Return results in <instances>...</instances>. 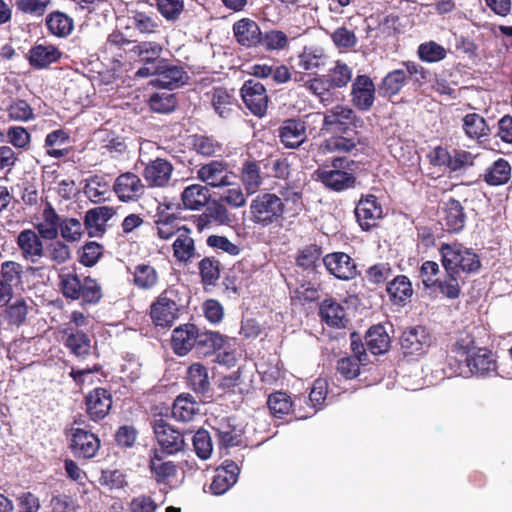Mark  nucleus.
<instances>
[{"instance_id": "58836bf2", "label": "nucleus", "mask_w": 512, "mask_h": 512, "mask_svg": "<svg viewBox=\"0 0 512 512\" xmlns=\"http://www.w3.org/2000/svg\"><path fill=\"white\" fill-rule=\"evenodd\" d=\"M511 177V166L503 158L496 160L486 169L484 180L492 186H499L507 183Z\"/></svg>"}, {"instance_id": "ddd939ff", "label": "nucleus", "mask_w": 512, "mask_h": 512, "mask_svg": "<svg viewBox=\"0 0 512 512\" xmlns=\"http://www.w3.org/2000/svg\"><path fill=\"white\" fill-rule=\"evenodd\" d=\"M113 189L121 201L128 202L140 198L145 192V185L138 175L126 172L116 178Z\"/></svg>"}, {"instance_id": "a19ab883", "label": "nucleus", "mask_w": 512, "mask_h": 512, "mask_svg": "<svg viewBox=\"0 0 512 512\" xmlns=\"http://www.w3.org/2000/svg\"><path fill=\"white\" fill-rule=\"evenodd\" d=\"M187 379L192 390L199 394H205L210 389L208 371L200 363H193L188 368Z\"/></svg>"}, {"instance_id": "4d7b16f0", "label": "nucleus", "mask_w": 512, "mask_h": 512, "mask_svg": "<svg viewBox=\"0 0 512 512\" xmlns=\"http://www.w3.org/2000/svg\"><path fill=\"white\" fill-rule=\"evenodd\" d=\"M192 440L197 456L202 460L208 459L211 456L213 450L211 436L208 431L204 429L198 430L194 434Z\"/></svg>"}, {"instance_id": "e433bc0d", "label": "nucleus", "mask_w": 512, "mask_h": 512, "mask_svg": "<svg viewBox=\"0 0 512 512\" xmlns=\"http://www.w3.org/2000/svg\"><path fill=\"white\" fill-rule=\"evenodd\" d=\"M209 198V190L200 184L189 185L181 194L184 207L190 210H200L206 206Z\"/></svg>"}, {"instance_id": "0eeeda50", "label": "nucleus", "mask_w": 512, "mask_h": 512, "mask_svg": "<svg viewBox=\"0 0 512 512\" xmlns=\"http://www.w3.org/2000/svg\"><path fill=\"white\" fill-rule=\"evenodd\" d=\"M400 345L404 355L421 356L430 347L431 336L424 326L410 327L402 332Z\"/></svg>"}, {"instance_id": "c756f323", "label": "nucleus", "mask_w": 512, "mask_h": 512, "mask_svg": "<svg viewBox=\"0 0 512 512\" xmlns=\"http://www.w3.org/2000/svg\"><path fill=\"white\" fill-rule=\"evenodd\" d=\"M386 291L395 305H405L413 295L412 284L405 275H398L388 282Z\"/></svg>"}, {"instance_id": "7c9ffc66", "label": "nucleus", "mask_w": 512, "mask_h": 512, "mask_svg": "<svg viewBox=\"0 0 512 512\" xmlns=\"http://www.w3.org/2000/svg\"><path fill=\"white\" fill-rule=\"evenodd\" d=\"M282 143L287 148H298L306 140L305 124L298 120H287L280 131Z\"/></svg>"}, {"instance_id": "a18cd8bd", "label": "nucleus", "mask_w": 512, "mask_h": 512, "mask_svg": "<svg viewBox=\"0 0 512 512\" xmlns=\"http://www.w3.org/2000/svg\"><path fill=\"white\" fill-rule=\"evenodd\" d=\"M109 192V184L105 177L94 175L85 180L84 194L94 203L105 200Z\"/></svg>"}, {"instance_id": "6e6d98bb", "label": "nucleus", "mask_w": 512, "mask_h": 512, "mask_svg": "<svg viewBox=\"0 0 512 512\" xmlns=\"http://www.w3.org/2000/svg\"><path fill=\"white\" fill-rule=\"evenodd\" d=\"M267 404L271 413L278 418H282L283 415L288 414L292 406L290 397L284 392L271 394Z\"/></svg>"}, {"instance_id": "9d476101", "label": "nucleus", "mask_w": 512, "mask_h": 512, "mask_svg": "<svg viewBox=\"0 0 512 512\" xmlns=\"http://www.w3.org/2000/svg\"><path fill=\"white\" fill-rule=\"evenodd\" d=\"M157 442L167 454H175L183 450L185 441L183 435L163 419L156 420L153 426Z\"/></svg>"}, {"instance_id": "3c124183", "label": "nucleus", "mask_w": 512, "mask_h": 512, "mask_svg": "<svg viewBox=\"0 0 512 512\" xmlns=\"http://www.w3.org/2000/svg\"><path fill=\"white\" fill-rule=\"evenodd\" d=\"M321 249L317 245H309L297 256V265L307 271H315L320 266Z\"/></svg>"}, {"instance_id": "b1692460", "label": "nucleus", "mask_w": 512, "mask_h": 512, "mask_svg": "<svg viewBox=\"0 0 512 512\" xmlns=\"http://www.w3.org/2000/svg\"><path fill=\"white\" fill-rule=\"evenodd\" d=\"M318 179L329 189L343 191L354 186L355 177L339 169H319Z\"/></svg>"}, {"instance_id": "c03bdc74", "label": "nucleus", "mask_w": 512, "mask_h": 512, "mask_svg": "<svg viewBox=\"0 0 512 512\" xmlns=\"http://www.w3.org/2000/svg\"><path fill=\"white\" fill-rule=\"evenodd\" d=\"M352 69L343 61H335L333 67L329 68L325 77L332 88L346 87L352 80Z\"/></svg>"}, {"instance_id": "864d4df0", "label": "nucleus", "mask_w": 512, "mask_h": 512, "mask_svg": "<svg viewBox=\"0 0 512 512\" xmlns=\"http://www.w3.org/2000/svg\"><path fill=\"white\" fill-rule=\"evenodd\" d=\"M234 101L233 96L222 88L215 89L213 92L212 105L216 113L222 118H227L230 115Z\"/></svg>"}, {"instance_id": "5701e85b", "label": "nucleus", "mask_w": 512, "mask_h": 512, "mask_svg": "<svg viewBox=\"0 0 512 512\" xmlns=\"http://www.w3.org/2000/svg\"><path fill=\"white\" fill-rule=\"evenodd\" d=\"M113 216V209L107 206H99L86 212L84 226L90 237L102 236L106 223Z\"/></svg>"}, {"instance_id": "f8f14e48", "label": "nucleus", "mask_w": 512, "mask_h": 512, "mask_svg": "<svg viewBox=\"0 0 512 512\" xmlns=\"http://www.w3.org/2000/svg\"><path fill=\"white\" fill-rule=\"evenodd\" d=\"M153 81L156 85L169 90L185 85L189 80L188 73L180 65H174L165 59L164 63L159 66Z\"/></svg>"}, {"instance_id": "c85d7f7f", "label": "nucleus", "mask_w": 512, "mask_h": 512, "mask_svg": "<svg viewBox=\"0 0 512 512\" xmlns=\"http://www.w3.org/2000/svg\"><path fill=\"white\" fill-rule=\"evenodd\" d=\"M62 341L76 357L84 358L90 354V339L82 331L67 328L63 331Z\"/></svg>"}, {"instance_id": "f704fd0d", "label": "nucleus", "mask_w": 512, "mask_h": 512, "mask_svg": "<svg viewBox=\"0 0 512 512\" xmlns=\"http://www.w3.org/2000/svg\"><path fill=\"white\" fill-rule=\"evenodd\" d=\"M240 179L248 195L256 193L263 184L259 163L245 161L240 169Z\"/></svg>"}, {"instance_id": "423d86ee", "label": "nucleus", "mask_w": 512, "mask_h": 512, "mask_svg": "<svg viewBox=\"0 0 512 512\" xmlns=\"http://www.w3.org/2000/svg\"><path fill=\"white\" fill-rule=\"evenodd\" d=\"M197 177L214 188L232 186L236 178L228 164L218 160H212L202 165L197 171Z\"/></svg>"}, {"instance_id": "20e7f679", "label": "nucleus", "mask_w": 512, "mask_h": 512, "mask_svg": "<svg viewBox=\"0 0 512 512\" xmlns=\"http://www.w3.org/2000/svg\"><path fill=\"white\" fill-rule=\"evenodd\" d=\"M177 292L173 288L164 290L152 303L150 316L156 326L170 327L177 319Z\"/></svg>"}, {"instance_id": "e2e57ef3", "label": "nucleus", "mask_w": 512, "mask_h": 512, "mask_svg": "<svg viewBox=\"0 0 512 512\" xmlns=\"http://www.w3.org/2000/svg\"><path fill=\"white\" fill-rule=\"evenodd\" d=\"M28 313V307L24 299H18L7 307L5 317L7 321L19 326L25 322Z\"/></svg>"}, {"instance_id": "603ef678", "label": "nucleus", "mask_w": 512, "mask_h": 512, "mask_svg": "<svg viewBox=\"0 0 512 512\" xmlns=\"http://www.w3.org/2000/svg\"><path fill=\"white\" fill-rule=\"evenodd\" d=\"M60 287L66 298L77 300L81 297L82 280L73 273H61L59 275Z\"/></svg>"}, {"instance_id": "49530a36", "label": "nucleus", "mask_w": 512, "mask_h": 512, "mask_svg": "<svg viewBox=\"0 0 512 512\" xmlns=\"http://www.w3.org/2000/svg\"><path fill=\"white\" fill-rule=\"evenodd\" d=\"M215 436L218 439V445L221 448H229L239 445L241 435L236 428L227 421H220L214 428Z\"/></svg>"}, {"instance_id": "dca6fc26", "label": "nucleus", "mask_w": 512, "mask_h": 512, "mask_svg": "<svg viewBox=\"0 0 512 512\" xmlns=\"http://www.w3.org/2000/svg\"><path fill=\"white\" fill-rule=\"evenodd\" d=\"M323 264L330 274L340 280L352 279L357 273L353 259L343 252L327 254L323 258Z\"/></svg>"}, {"instance_id": "774afa93", "label": "nucleus", "mask_w": 512, "mask_h": 512, "mask_svg": "<svg viewBox=\"0 0 512 512\" xmlns=\"http://www.w3.org/2000/svg\"><path fill=\"white\" fill-rule=\"evenodd\" d=\"M205 213L210 217L214 222L224 225L228 224L231 221V214L228 209L224 205L223 202L214 200L207 206Z\"/></svg>"}, {"instance_id": "13d9d810", "label": "nucleus", "mask_w": 512, "mask_h": 512, "mask_svg": "<svg viewBox=\"0 0 512 512\" xmlns=\"http://www.w3.org/2000/svg\"><path fill=\"white\" fill-rule=\"evenodd\" d=\"M223 343L224 338L218 332H199L197 330L196 348L200 349L202 347H206L208 350L203 352L205 355L209 354L213 350L220 349L223 346Z\"/></svg>"}, {"instance_id": "79ce46f5", "label": "nucleus", "mask_w": 512, "mask_h": 512, "mask_svg": "<svg viewBox=\"0 0 512 512\" xmlns=\"http://www.w3.org/2000/svg\"><path fill=\"white\" fill-rule=\"evenodd\" d=\"M406 82V71L403 68L395 69L382 79L379 85V92L383 96H395L401 91Z\"/></svg>"}, {"instance_id": "de8ad7c7", "label": "nucleus", "mask_w": 512, "mask_h": 512, "mask_svg": "<svg viewBox=\"0 0 512 512\" xmlns=\"http://www.w3.org/2000/svg\"><path fill=\"white\" fill-rule=\"evenodd\" d=\"M417 56L422 62L438 63L446 58L447 50L437 42L430 40L418 46Z\"/></svg>"}, {"instance_id": "0e129e2a", "label": "nucleus", "mask_w": 512, "mask_h": 512, "mask_svg": "<svg viewBox=\"0 0 512 512\" xmlns=\"http://www.w3.org/2000/svg\"><path fill=\"white\" fill-rule=\"evenodd\" d=\"M51 0H17L16 7L24 14L40 17L44 15Z\"/></svg>"}, {"instance_id": "c9c22d12", "label": "nucleus", "mask_w": 512, "mask_h": 512, "mask_svg": "<svg viewBox=\"0 0 512 512\" xmlns=\"http://www.w3.org/2000/svg\"><path fill=\"white\" fill-rule=\"evenodd\" d=\"M62 53L53 45L38 44L29 52L30 64L36 68H45L56 62Z\"/></svg>"}, {"instance_id": "bf43d9fd", "label": "nucleus", "mask_w": 512, "mask_h": 512, "mask_svg": "<svg viewBox=\"0 0 512 512\" xmlns=\"http://www.w3.org/2000/svg\"><path fill=\"white\" fill-rule=\"evenodd\" d=\"M23 266L15 261H6L1 264L0 280L9 285H17L21 282Z\"/></svg>"}, {"instance_id": "052dcab7", "label": "nucleus", "mask_w": 512, "mask_h": 512, "mask_svg": "<svg viewBox=\"0 0 512 512\" xmlns=\"http://www.w3.org/2000/svg\"><path fill=\"white\" fill-rule=\"evenodd\" d=\"M199 271L202 282L207 285H213L219 279V262L212 258H203L199 263Z\"/></svg>"}, {"instance_id": "8fccbe9b", "label": "nucleus", "mask_w": 512, "mask_h": 512, "mask_svg": "<svg viewBox=\"0 0 512 512\" xmlns=\"http://www.w3.org/2000/svg\"><path fill=\"white\" fill-rule=\"evenodd\" d=\"M305 87L315 96H317L320 102L324 105H329L332 103L333 98L330 92L332 86L330 85L328 79L325 75L320 77H315L306 81Z\"/></svg>"}, {"instance_id": "4be33fe9", "label": "nucleus", "mask_w": 512, "mask_h": 512, "mask_svg": "<svg viewBox=\"0 0 512 512\" xmlns=\"http://www.w3.org/2000/svg\"><path fill=\"white\" fill-rule=\"evenodd\" d=\"M197 330L194 324H185L173 330L171 345L177 355L184 356L196 346Z\"/></svg>"}, {"instance_id": "6e6552de", "label": "nucleus", "mask_w": 512, "mask_h": 512, "mask_svg": "<svg viewBox=\"0 0 512 512\" xmlns=\"http://www.w3.org/2000/svg\"><path fill=\"white\" fill-rule=\"evenodd\" d=\"M241 96L252 114L259 117L265 114L268 96L262 83L253 79L245 81L241 88Z\"/></svg>"}, {"instance_id": "9b49d317", "label": "nucleus", "mask_w": 512, "mask_h": 512, "mask_svg": "<svg viewBox=\"0 0 512 512\" xmlns=\"http://www.w3.org/2000/svg\"><path fill=\"white\" fill-rule=\"evenodd\" d=\"M71 450L78 458H93L100 448V440L90 431L71 428Z\"/></svg>"}, {"instance_id": "2eb2a0df", "label": "nucleus", "mask_w": 512, "mask_h": 512, "mask_svg": "<svg viewBox=\"0 0 512 512\" xmlns=\"http://www.w3.org/2000/svg\"><path fill=\"white\" fill-rule=\"evenodd\" d=\"M354 111L345 105H336L324 113L322 130L329 133L345 131L354 121Z\"/></svg>"}, {"instance_id": "7ed1b4c3", "label": "nucleus", "mask_w": 512, "mask_h": 512, "mask_svg": "<svg viewBox=\"0 0 512 512\" xmlns=\"http://www.w3.org/2000/svg\"><path fill=\"white\" fill-rule=\"evenodd\" d=\"M441 262L447 274L459 276L460 272L472 273L480 268L478 256L460 244H442Z\"/></svg>"}, {"instance_id": "1a4fd4ad", "label": "nucleus", "mask_w": 512, "mask_h": 512, "mask_svg": "<svg viewBox=\"0 0 512 512\" xmlns=\"http://www.w3.org/2000/svg\"><path fill=\"white\" fill-rule=\"evenodd\" d=\"M351 102L360 111H369L375 101V85L368 75H358L352 82Z\"/></svg>"}, {"instance_id": "a878e982", "label": "nucleus", "mask_w": 512, "mask_h": 512, "mask_svg": "<svg viewBox=\"0 0 512 512\" xmlns=\"http://www.w3.org/2000/svg\"><path fill=\"white\" fill-rule=\"evenodd\" d=\"M443 225L446 226L450 232H459L464 228L466 215L461 203L453 198H450L444 203L443 206Z\"/></svg>"}, {"instance_id": "f257e3e1", "label": "nucleus", "mask_w": 512, "mask_h": 512, "mask_svg": "<svg viewBox=\"0 0 512 512\" xmlns=\"http://www.w3.org/2000/svg\"><path fill=\"white\" fill-rule=\"evenodd\" d=\"M472 344L473 340L467 338L458 340L454 346L453 351L466 362V370H461L459 374L466 377L468 374L486 376L495 372L496 360L493 353L486 348H471Z\"/></svg>"}, {"instance_id": "a211bd4d", "label": "nucleus", "mask_w": 512, "mask_h": 512, "mask_svg": "<svg viewBox=\"0 0 512 512\" xmlns=\"http://www.w3.org/2000/svg\"><path fill=\"white\" fill-rule=\"evenodd\" d=\"M240 469L233 461L226 460L215 471L210 490L214 495H222L238 480Z\"/></svg>"}, {"instance_id": "bb28decb", "label": "nucleus", "mask_w": 512, "mask_h": 512, "mask_svg": "<svg viewBox=\"0 0 512 512\" xmlns=\"http://www.w3.org/2000/svg\"><path fill=\"white\" fill-rule=\"evenodd\" d=\"M319 315L331 327L343 328L348 322L344 307L332 298L325 299L320 304Z\"/></svg>"}, {"instance_id": "39448f33", "label": "nucleus", "mask_w": 512, "mask_h": 512, "mask_svg": "<svg viewBox=\"0 0 512 512\" xmlns=\"http://www.w3.org/2000/svg\"><path fill=\"white\" fill-rule=\"evenodd\" d=\"M163 48L156 42H141L135 45L131 52L139 57L142 66L136 71L135 76L146 78L154 76L159 69V66L164 63V58L161 57Z\"/></svg>"}, {"instance_id": "ea45409f", "label": "nucleus", "mask_w": 512, "mask_h": 512, "mask_svg": "<svg viewBox=\"0 0 512 512\" xmlns=\"http://www.w3.org/2000/svg\"><path fill=\"white\" fill-rule=\"evenodd\" d=\"M46 26L49 32L57 37H66L73 30V19L68 15L55 11L46 17Z\"/></svg>"}, {"instance_id": "aec40b11", "label": "nucleus", "mask_w": 512, "mask_h": 512, "mask_svg": "<svg viewBox=\"0 0 512 512\" xmlns=\"http://www.w3.org/2000/svg\"><path fill=\"white\" fill-rule=\"evenodd\" d=\"M236 41L244 47H257L262 43V32L259 25L249 18H242L233 24Z\"/></svg>"}, {"instance_id": "09e8293b", "label": "nucleus", "mask_w": 512, "mask_h": 512, "mask_svg": "<svg viewBox=\"0 0 512 512\" xmlns=\"http://www.w3.org/2000/svg\"><path fill=\"white\" fill-rule=\"evenodd\" d=\"M198 410L197 403L191 396L180 395L176 398L172 407V415L183 422L191 421Z\"/></svg>"}, {"instance_id": "f03ea898", "label": "nucleus", "mask_w": 512, "mask_h": 512, "mask_svg": "<svg viewBox=\"0 0 512 512\" xmlns=\"http://www.w3.org/2000/svg\"><path fill=\"white\" fill-rule=\"evenodd\" d=\"M249 220L260 228L278 223L284 215L285 204L277 194L260 193L249 204Z\"/></svg>"}, {"instance_id": "412c9836", "label": "nucleus", "mask_w": 512, "mask_h": 512, "mask_svg": "<svg viewBox=\"0 0 512 512\" xmlns=\"http://www.w3.org/2000/svg\"><path fill=\"white\" fill-rule=\"evenodd\" d=\"M173 172V166L167 160L157 158L151 161L144 169V178L151 187L166 186Z\"/></svg>"}, {"instance_id": "4c0bfd02", "label": "nucleus", "mask_w": 512, "mask_h": 512, "mask_svg": "<svg viewBox=\"0 0 512 512\" xmlns=\"http://www.w3.org/2000/svg\"><path fill=\"white\" fill-rule=\"evenodd\" d=\"M365 340L369 351L374 355L384 354L390 347V337L381 325L371 327Z\"/></svg>"}, {"instance_id": "5fc2aeb1", "label": "nucleus", "mask_w": 512, "mask_h": 512, "mask_svg": "<svg viewBox=\"0 0 512 512\" xmlns=\"http://www.w3.org/2000/svg\"><path fill=\"white\" fill-rule=\"evenodd\" d=\"M150 108L157 113H169L176 107L174 94L163 91L154 93L149 100Z\"/></svg>"}, {"instance_id": "4468645a", "label": "nucleus", "mask_w": 512, "mask_h": 512, "mask_svg": "<svg viewBox=\"0 0 512 512\" xmlns=\"http://www.w3.org/2000/svg\"><path fill=\"white\" fill-rule=\"evenodd\" d=\"M41 236L32 229L22 230L16 239L22 257L32 263L38 262L45 254Z\"/></svg>"}, {"instance_id": "2f4dec72", "label": "nucleus", "mask_w": 512, "mask_h": 512, "mask_svg": "<svg viewBox=\"0 0 512 512\" xmlns=\"http://www.w3.org/2000/svg\"><path fill=\"white\" fill-rule=\"evenodd\" d=\"M326 56L322 49L304 47L303 50L292 59L293 67L299 70L311 71L323 66Z\"/></svg>"}, {"instance_id": "37998d69", "label": "nucleus", "mask_w": 512, "mask_h": 512, "mask_svg": "<svg viewBox=\"0 0 512 512\" xmlns=\"http://www.w3.org/2000/svg\"><path fill=\"white\" fill-rule=\"evenodd\" d=\"M150 470L157 483H167L177 474V468L172 461H164L157 452L150 460Z\"/></svg>"}, {"instance_id": "473e14b6", "label": "nucleus", "mask_w": 512, "mask_h": 512, "mask_svg": "<svg viewBox=\"0 0 512 512\" xmlns=\"http://www.w3.org/2000/svg\"><path fill=\"white\" fill-rule=\"evenodd\" d=\"M61 218L55 209L48 204L42 213V221L36 224L37 233L46 240L56 239L60 229Z\"/></svg>"}, {"instance_id": "72a5a7b5", "label": "nucleus", "mask_w": 512, "mask_h": 512, "mask_svg": "<svg viewBox=\"0 0 512 512\" xmlns=\"http://www.w3.org/2000/svg\"><path fill=\"white\" fill-rule=\"evenodd\" d=\"M173 255L180 262H187L196 256L194 240L186 226H181L173 242Z\"/></svg>"}, {"instance_id": "f3484780", "label": "nucleus", "mask_w": 512, "mask_h": 512, "mask_svg": "<svg viewBox=\"0 0 512 512\" xmlns=\"http://www.w3.org/2000/svg\"><path fill=\"white\" fill-rule=\"evenodd\" d=\"M357 222L363 230H370L382 217V208L374 195H367L359 200L355 208Z\"/></svg>"}, {"instance_id": "338daca9", "label": "nucleus", "mask_w": 512, "mask_h": 512, "mask_svg": "<svg viewBox=\"0 0 512 512\" xmlns=\"http://www.w3.org/2000/svg\"><path fill=\"white\" fill-rule=\"evenodd\" d=\"M10 119L27 122L33 119V109L25 100H16L8 108Z\"/></svg>"}, {"instance_id": "69168bd1", "label": "nucleus", "mask_w": 512, "mask_h": 512, "mask_svg": "<svg viewBox=\"0 0 512 512\" xmlns=\"http://www.w3.org/2000/svg\"><path fill=\"white\" fill-rule=\"evenodd\" d=\"M181 226L177 223L175 216H167L156 221L157 235L164 240L170 239L172 236H178Z\"/></svg>"}, {"instance_id": "6ab92c4d", "label": "nucleus", "mask_w": 512, "mask_h": 512, "mask_svg": "<svg viewBox=\"0 0 512 512\" xmlns=\"http://www.w3.org/2000/svg\"><path fill=\"white\" fill-rule=\"evenodd\" d=\"M85 404L89 417L98 421L109 413L112 406V397L106 389L96 388L86 396Z\"/></svg>"}, {"instance_id": "680f3d73", "label": "nucleus", "mask_w": 512, "mask_h": 512, "mask_svg": "<svg viewBox=\"0 0 512 512\" xmlns=\"http://www.w3.org/2000/svg\"><path fill=\"white\" fill-rule=\"evenodd\" d=\"M102 298V289L95 279L87 276L82 280L81 297L84 302L95 304Z\"/></svg>"}, {"instance_id": "cd10ccee", "label": "nucleus", "mask_w": 512, "mask_h": 512, "mask_svg": "<svg viewBox=\"0 0 512 512\" xmlns=\"http://www.w3.org/2000/svg\"><path fill=\"white\" fill-rule=\"evenodd\" d=\"M133 284L142 291H150L157 287L160 275L157 269L149 263H140L132 272Z\"/></svg>"}, {"instance_id": "393cba45", "label": "nucleus", "mask_w": 512, "mask_h": 512, "mask_svg": "<svg viewBox=\"0 0 512 512\" xmlns=\"http://www.w3.org/2000/svg\"><path fill=\"white\" fill-rule=\"evenodd\" d=\"M462 129L468 138L476 140L478 143L486 141L491 133L486 119L477 113H469L464 116Z\"/></svg>"}]
</instances>
